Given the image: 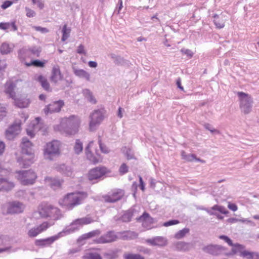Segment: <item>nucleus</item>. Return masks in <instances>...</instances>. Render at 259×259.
I'll return each instance as SVG.
<instances>
[{
	"mask_svg": "<svg viewBox=\"0 0 259 259\" xmlns=\"http://www.w3.org/2000/svg\"><path fill=\"white\" fill-rule=\"evenodd\" d=\"M37 80L41 84L42 87L46 91H50L51 89L50 87V84L47 81V79L42 75H39L37 77Z\"/></svg>",
	"mask_w": 259,
	"mask_h": 259,
	"instance_id": "obj_38",
	"label": "nucleus"
},
{
	"mask_svg": "<svg viewBox=\"0 0 259 259\" xmlns=\"http://www.w3.org/2000/svg\"><path fill=\"white\" fill-rule=\"evenodd\" d=\"M128 170V166L125 163H122L119 168V172L121 175H124L127 172Z\"/></svg>",
	"mask_w": 259,
	"mask_h": 259,
	"instance_id": "obj_53",
	"label": "nucleus"
},
{
	"mask_svg": "<svg viewBox=\"0 0 259 259\" xmlns=\"http://www.w3.org/2000/svg\"><path fill=\"white\" fill-rule=\"evenodd\" d=\"M51 225L48 222H45L39 226H35L33 227H31L30 224H27L26 226L27 234L30 238L35 237L41 233L47 230Z\"/></svg>",
	"mask_w": 259,
	"mask_h": 259,
	"instance_id": "obj_12",
	"label": "nucleus"
},
{
	"mask_svg": "<svg viewBox=\"0 0 259 259\" xmlns=\"http://www.w3.org/2000/svg\"><path fill=\"white\" fill-rule=\"evenodd\" d=\"M179 223V221L177 220H171L167 222H166L163 224V226L164 227H169L170 226L177 225Z\"/></svg>",
	"mask_w": 259,
	"mask_h": 259,
	"instance_id": "obj_55",
	"label": "nucleus"
},
{
	"mask_svg": "<svg viewBox=\"0 0 259 259\" xmlns=\"http://www.w3.org/2000/svg\"><path fill=\"white\" fill-rule=\"evenodd\" d=\"M63 78V76L61 72L59 67L58 65L54 66L52 70L51 80L56 83L62 80Z\"/></svg>",
	"mask_w": 259,
	"mask_h": 259,
	"instance_id": "obj_26",
	"label": "nucleus"
},
{
	"mask_svg": "<svg viewBox=\"0 0 259 259\" xmlns=\"http://www.w3.org/2000/svg\"><path fill=\"white\" fill-rule=\"evenodd\" d=\"M6 207L7 212L11 214L22 212L25 208V206L22 203L17 201L8 202L6 204Z\"/></svg>",
	"mask_w": 259,
	"mask_h": 259,
	"instance_id": "obj_13",
	"label": "nucleus"
},
{
	"mask_svg": "<svg viewBox=\"0 0 259 259\" xmlns=\"http://www.w3.org/2000/svg\"><path fill=\"white\" fill-rule=\"evenodd\" d=\"M6 107L0 104V119H2L6 116Z\"/></svg>",
	"mask_w": 259,
	"mask_h": 259,
	"instance_id": "obj_63",
	"label": "nucleus"
},
{
	"mask_svg": "<svg viewBox=\"0 0 259 259\" xmlns=\"http://www.w3.org/2000/svg\"><path fill=\"white\" fill-rule=\"evenodd\" d=\"M47 129L46 125L41 121V118L37 117L31 121L26 131L27 135L31 138H33L35 133L38 132H41L43 135H45Z\"/></svg>",
	"mask_w": 259,
	"mask_h": 259,
	"instance_id": "obj_8",
	"label": "nucleus"
},
{
	"mask_svg": "<svg viewBox=\"0 0 259 259\" xmlns=\"http://www.w3.org/2000/svg\"><path fill=\"white\" fill-rule=\"evenodd\" d=\"M14 100L15 105L19 108H26L30 103L29 99L25 98H20L13 99Z\"/></svg>",
	"mask_w": 259,
	"mask_h": 259,
	"instance_id": "obj_33",
	"label": "nucleus"
},
{
	"mask_svg": "<svg viewBox=\"0 0 259 259\" xmlns=\"http://www.w3.org/2000/svg\"><path fill=\"white\" fill-rule=\"evenodd\" d=\"M101 233V232L99 230H96L90 232H89L87 234H84L81 236L80 238L81 239H87L93 237L98 236Z\"/></svg>",
	"mask_w": 259,
	"mask_h": 259,
	"instance_id": "obj_43",
	"label": "nucleus"
},
{
	"mask_svg": "<svg viewBox=\"0 0 259 259\" xmlns=\"http://www.w3.org/2000/svg\"><path fill=\"white\" fill-rule=\"evenodd\" d=\"M29 51L34 56L38 57L39 56L41 50L38 47H33L29 50Z\"/></svg>",
	"mask_w": 259,
	"mask_h": 259,
	"instance_id": "obj_54",
	"label": "nucleus"
},
{
	"mask_svg": "<svg viewBox=\"0 0 259 259\" xmlns=\"http://www.w3.org/2000/svg\"><path fill=\"white\" fill-rule=\"evenodd\" d=\"M237 95L240 101V108L242 112L249 113L252 107L253 100L251 97L243 92H238Z\"/></svg>",
	"mask_w": 259,
	"mask_h": 259,
	"instance_id": "obj_10",
	"label": "nucleus"
},
{
	"mask_svg": "<svg viewBox=\"0 0 259 259\" xmlns=\"http://www.w3.org/2000/svg\"><path fill=\"white\" fill-rule=\"evenodd\" d=\"M63 105L64 102L62 100L54 102L45 107L44 110V112L46 115L49 113L58 112L61 110Z\"/></svg>",
	"mask_w": 259,
	"mask_h": 259,
	"instance_id": "obj_18",
	"label": "nucleus"
},
{
	"mask_svg": "<svg viewBox=\"0 0 259 259\" xmlns=\"http://www.w3.org/2000/svg\"><path fill=\"white\" fill-rule=\"evenodd\" d=\"M110 172L105 167H97L91 169L88 173V179L93 183L103 179L104 177Z\"/></svg>",
	"mask_w": 259,
	"mask_h": 259,
	"instance_id": "obj_11",
	"label": "nucleus"
},
{
	"mask_svg": "<svg viewBox=\"0 0 259 259\" xmlns=\"http://www.w3.org/2000/svg\"><path fill=\"white\" fill-rule=\"evenodd\" d=\"M179 250H185L187 247V244L183 242H179L176 245Z\"/></svg>",
	"mask_w": 259,
	"mask_h": 259,
	"instance_id": "obj_56",
	"label": "nucleus"
},
{
	"mask_svg": "<svg viewBox=\"0 0 259 259\" xmlns=\"http://www.w3.org/2000/svg\"><path fill=\"white\" fill-rule=\"evenodd\" d=\"M32 144L27 138H23L22 141V155L17 159L20 166L25 168L33 162L34 154L32 150Z\"/></svg>",
	"mask_w": 259,
	"mask_h": 259,
	"instance_id": "obj_1",
	"label": "nucleus"
},
{
	"mask_svg": "<svg viewBox=\"0 0 259 259\" xmlns=\"http://www.w3.org/2000/svg\"><path fill=\"white\" fill-rule=\"evenodd\" d=\"M11 238L7 235H0V246H10L9 245Z\"/></svg>",
	"mask_w": 259,
	"mask_h": 259,
	"instance_id": "obj_39",
	"label": "nucleus"
},
{
	"mask_svg": "<svg viewBox=\"0 0 259 259\" xmlns=\"http://www.w3.org/2000/svg\"><path fill=\"white\" fill-rule=\"evenodd\" d=\"M71 202V208L73 209L75 206L81 204L87 196V193L84 192H78L76 193H69Z\"/></svg>",
	"mask_w": 259,
	"mask_h": 259,
	"instance_id": "obj_14",
	"label": "nucleus"
},
{
	"mask_svg": "<svg viewBox=\"0 0 259 259\" xmlns=\"http://www.w3.org/2000/svg\"><path fill=\"white\" fill-rule=\"evenodd\" d=\"M124 259H144V257L138 254L125 253L123 254Z\"/></svg>",
	"mask_w": 259,
	"mask_h": 259,
	"instance_id": "obj_48",
	"label": "nucleus"
},
{
	"mask_svg": "<svg viewBox=\"0 0 259 259\" xmlns=\"http://www.w3.org/2000/svg\"><path fill=\"white\" fill-rule=\"evenodd\" d=\"M0 29L4 30L10 29L12 31H16L17 27L15 24V22L0 23Z\"/></svg>",
	"mask_w": 259,
	"mask_h": 259,
	"instance_id": "obj_36",
	"label": "nucleus"
},
{
	"mask_svg": "<svg viewBox=\"0 0 259 259\" xmlns=\"http://www.w3.org/2000/svg\"><path fill=\"white\" fill-rule=\"evenodd\" d=\"M213 23L218 28H223L225 26V23L227 19V17L221 13L220 15L215 14L213 17Z\"/></svg>",
	"mask_w": 259,
	"mask_h": 259,
	"instance_id": "obj_25",
	"label": "nucleus"
},
{
	"mask_svg": "<svg viewBox=\"0 0 259 259\" xmlns=\"http://www.w3.org/2000/svg\"><path fill=\"white\" fill-rule=\"evenodd\" d=\"M29 51L25 49H22L19 50L18 53V56L22 62L24 61L28 55Z\"/></svg>",
	"mask_w": 259,
	"mask_h": 259,
	"instance_id": "obj_50",
	"label": "nucleus"
},
{
	"mask_svg": "<svg viewBox=\"0 0 259 259\" xmlns=\"http://www.w3.org/2000/svg\"><path fill=\"white\" fill-rule=\"evenodd\" d=\"M60 238V235L59 233L55 236L44 239H37L35 241V244L38 246L46 247L50 246L56 240Z\"/></svg>",
	"mask_w": 259,
	"mask_h": 259,
	"instance_id": "obj_21",
	"label": "nucleus"
},
{
	"mask_svg": "<svg viewBox=\"0 0 259 259\" xmlns=\"http://www.w3.org/2000/svg\"><path fill=\"white\" fill-rule=\"evenodd\" d=\"M80 124V118L77 116L71 115L63 120L60 127L66 134L74 135L78 132Z\"/></svg>",
	"mask_w": 259,
	"mask_h": 259,
	"instance_id": "obj_3",
	"label": "nucleus"
},
{
	"mask_svg": "<svg viewBox=\"0 0 259 259\" xmlns=\"http://www.w3.org/2000/svg\"><path fill=\"white\" fill-rule=\"evenodd\" d=\"M231 250V252L228 254V255H233L234 254L239 253V255L245 258V256L243 255L244 252H249V251L244 250V246L236 243L234 244L233 243V246Z\"/></svg>",
	"mask_w": 259,
	"mask_h": 259,
	"instance_id": "obj_31",
	"label": "nucleus"
},
{
	"mask_svg": "<svg viewBox=\"0 0 259 259\" xmlns=\"http://www.w3.org/2000/svg\"><path fill=\"white\" fill-rule=\"evenodd\" d=\"M181 52L183 54L187 55L188 57H189L190 58H191L193 56V54H194L191 50H190L189 49H185V48L182 49L181 50Z\"/></svg>",
	"mask_w": 259,
	"mask_h": 259,
	"instance_id": "obj_58",
	"label": "nucleus"
},
{
	"mask_svg": "<svg viewBox=\"0 0 259 259\" xmlns=\"http://www.w3.org/2000/svg\"><path fill=\"white\" fill-rule=\"evenodd\" d=\"M72 71L75 76L80 78L85 79L87 81H90V74L82 69L76 68L75 66L72 67Z\"/></svg>",
	"mask_w": 259,
	"mask_h": 259,
	"instance_id": "obj_27",
	"label": "nucleus"
},
{
	"mask_svg": "<svg viewBox=\"0 0 259 259\" xmlns=\"http://www.w3.org/2000/svg\"><path fill=\"white\" fill-rule=\"evenodd\" d=\"M133 214L130 210L125 212L120 218V220L124 222H128L131 220Z\"/></svg>",
	"mask_w": 259,
	"mask_h": 259,
	"instance_id": "obj_49",
	"label": "nucleus"
},
{
	"mask_svg": "<svg viewBox=\"0 0 259 259\" xmlns=\"http://www.w3.org/2000/svg\"><path fill=\"white\" fill-rule=\"evenodd\" d=\"M204 127L207 129V130L209 131L211 133H219V131L214 129L212 126L208 124V123H205L204 124Z\"/></svg>",
	"mask_w": 259,
	"mask_h": 259,
	"instance_id": "obj_62",
	"label": "nucleus"
},
{
	"mask_svg": "<svg viewBox=\"0 0 259 259\" xmlns=\"http://www.w3.org/2000/svg\"><path fill=\"white\" fill-rule=\"evenodd\" d=\"M118 239L122 240H128L136 238L138 234L133 231H125L117 232Z\"/></svg>",
	"mask_w": 259,
	"mask_h": 259,
	"instance_id": "obj_29",
	"label": "nucleus"
},
{
	"mask_svg": "<svg viewBox=\"0 0 259 259\" xmlns=\"http://www.w3.org/2000/svg\"><path fill=\"white\" fill-rule=\"evenodd\" d=\"M73 149L76 154H79L83 150L82 143L79 140H76Z\"/></svg>",
	"mask_w": 259,
	"mask_h": 259,
	"instance_id": "obj_42",
	"label": "nucleus"
},
{
	"mask_svg": "<svg viewBox=\"0 0 259 259\" xmlns=\"http://www.w3.org/2000/svg\"><path fill=\"white\" fill-rule=\"evenodd\" d=\"M124 194V191L121 189L114 190L111 194L105 196L104 199L106 202H115L120 200Z\"/></svg>",
	"mask_w": 259,
	"mask_h": 259,
	"instance_id": "obj_19",
	"label": "nucleus"
},
{
	"mask_svg": "<svg viewBox=\"0 0 259 259\" xmlns=\"http://www.w3.org/2000/svg\"><path fill=\"white\" fill-rule=\"evenodd\" d=\"M219 238L220 239L223 240L225 241L226 243H228V244L230 246H233V243L232 240L227 236L225 235H220Z\"/></svg>",
	"mask_w": 259,
	"mask_h": 259,
	"instance_id": "obj_57",
	"label": "nucleus"
},
{
	"mask_svg": "<svg viewBox=\"0 0 259 259\" xmlns=\"http://www.w3.org/2000/svg\"><path fill=\"white\" fill-rule=\"evenodd\" d=\"M15 87V83L10 80L7 81L5 85V92L12 99H14L16 97V94L14 91Z\"/></svg>",
	"mask_w": 259,
	"mask_h": 259,
	"instance_id": "obj_28",
	"label": "nucleus"
},
{
	"mask_svg": "<svg viewBox=\"0 0 259 259\" xmlns=\"http://www.w3.org/2000/svg\"><path fill=\"white\" fill-rule=\"evenodd\" d=\"M14 183L7 177H0V192H8L15 187Z\"/></svg>",
	"mask_w": 259,
	"mask_h": 259,
	"instance_id": "obj_17",
	"label": "nucleus"
},
{
	"mask_svg": "<svg viewBox=\"0 0 259 259\" xmlns=\"http://www.w3.org/2000/svg\"><path fill=\"white\" fill-rule=\"evenodd\" d=\"M25 10L26 12V16L28 17H29V18L33 17L35 16V14H36L35 12L33 10H32L27 7L25 8Z\"/></svg>",
	"mask_w": 259,
	"mask_h": 259,
	"instance_id": "obj_59",
	"label": "nucleus"
},
{
	"mask_svg": "<svg viewBox=\"0 0 259 259\" xmlns=\"http://www.w3.org/2000/svg\"><path fill=\"white\" fill-rule=\"evenodd\" d=\"M108 56L113 61L114 63L116 64H119L123 62V58L114 53H111L108 55Z\"/></svg>",
	"mask_w": 259,
	"mask_h": 259,
	"instance_id": "obj_45",
	"label": "nucleus"
},
{
	"mask_svg": "<svg viewBox=\"0 0 259 259\" xmlns=\"http://www.w3.org/2000/svg\"><path fill=\"white\" fill-rule=\"evenodd\" d=\"M12 4H13L12 2L10 1H6L1 6V8L3 9H6L7 8L10 7Z\"/></svg>",
	"mask_w": 259,
	"mask_h": 259,
	"instance_id": "obj_64",
	"label": "nucleus"
},
{
	"mask_svg": "<svg viewBox=\"0 0 259 259\" xmlns=\"http://www.w3.org/2000/svg\"><path fill=\"white\" fill-rule=\"evenodd\" d=\"M71 32V29L69 27H67L66 24H65L62 28V37L61 38L62 41H65L70 36Z\"/></svg>",
	"mask_w": 259,
	"mask_h": 259,
	"instance_id": "obj_40",
	"label": "nucleus"
},
{
	"mask_svg": "<svg viewBox=\"0 0 259 259\" xmlns=\"http://www.w3.org/2000/svg\"><path fill=\"white\" fill-rule=\"evenodd\" d=\"M59 203L61 206L65 208L66 209L68 210L72 209L69 193L66 195L63 198L60 199L59 200Z\"/></svg>",
	"mask_w": 259,
	"mask_h": 259,
	"instance_id": "obj_32",
	"label": "nucleus"
},
{
	"mask_svg": "<svg viewBox=\"0 0 259 259\" xmlns=\"http://www.w3.org/2000/svg\"><path fill=\"white\" fill-rule=\"evenodd\" d=\"M27 66H30L31 65L39 67H43L45 65V63L38 60H35L31 61L30 63H24Z\"/></svg>",
	"mask_w": 259,
	"mask_h": 259,
	"instance_id": "obj_46",
	"label": "nucleus"
},
{
	"mask_svg": "<svg viewBox=\"0 0 259 259\" xmlns=\"http://www.w3.org/2000/svg\"><path fill=\"white\" fill-rule=\"evenodd\" d=\"M82 94L87 100L90 103L95 104L97 103L93 93L89 89H85L82 90Z\"/></svg>",
	"mask_w": 259,
	"mask_h": 259,
	"instance_id": "obj_35",
	"label": "nucleus"
},
{
	"mask_svg": "<svg viewBox=\"0 0 259 259\" xmlns=\"http://www.w3.org/2000/svg\"><path fill=\"white\" fill-rule=\"evenodd\" d=\"M225 249V247L221 245L211 244L203 248L204 251L213 255H218L222 253Z\"/></svg>",
	"mask_w": 259,
	"mask_h": 259,
	"instance_id": "obj_22",
	"label": "nucleus"
},
{
	"mask_svg": "<svg viewBox=\"0 0 259 259\" xmlns=\"http://www.w3.org/2000/svg\"><path fill=\"white\" fill-rule=\"evenodd\" d=\"M77 53L79 54L86 55L87 53L84 49V47L82 45H80L78 46L77 49Z\"/></svg>",
	"mask_w": 259,
	"mask_h": 259,
	"instance_id": "obj_61",
	"label": "nucleus"
},
{
	"mask_svg": "<svg viewBox=\"0 0 259 259\" xmlns=\"http://www.w3.org/2000/svg\"><path fill=\"white\" fill-rule=\"evenodd\" d=\"M93 222L91 217H84L77 219L73 221L69 226L65 228L62 232L59 233L60 237L78 231L84 225L89 224Z\"/></svg>",
	"mask_w": 259,
	"mask_h": 259,
	"instance_id": "obj_5",
	"label": "nucleus"
},
{
	"mask_svg": "<svg viewBox=\"0 0 259 259\" xmlns=\"http://www.w3.org/2000/svg\"><path fill=\"white\" fill-rule=\"evenodd\" d=\"M123 152L128 159H132L134 158L133 152L130 148L124 147Z\"/></svg>",
	"mask_w": 259,
	"mask_h": 259,
	"instance_id": "obj_51",
	"label": "nucleus"
},
{
	"mask_svg": "<svg viewBox=\"0 0 259 259\" xmlns=\"http://www.w3.org/2000/svg\"><path fill=\"white\" fill-rule=\"evenodd\" d=\"M145 242L149 245L159 247L165 246L168 243L167 238L163 236H155L147 239Z\"/></svg>",
	"mask_w": 259,
	"mask_h": 259,
	"instance_id": "obj_16",
	"label": "nucleus"
},
{
	"mask_svg": "<svg viewBox=\"0 0 259 259\" xmlns=\"http://www.w3.org/2000/svg\"><path fill=\"white\" fill-rule=\"evenodd\" d=\"M106 111L104 108L94 110L90 115L89 128L91 131L96 130L105 117Z\"/></svg>",
	"mask_w": 259,
	"mask_h": 259,
	"instance_id": "obj_6",
	"label": "nucleus"
},
{
	"mask_svg": "<svg viewBox=\"0 0 259 259\" xmlns=\"http://www.w3.org/2000/svg\"><path fill=\"white\" fill-rule=\"evenodd\" d=\"M17 179L23 185H32L37 178L36 174L31 169L16 171Z\"/></svg>",
	"mask_w": 259,
	"mask_h": 259,
	"instance_id": "obj_7",
	"label": "nucleus"
},
{
	"mask_svg": "<svg viewBox=\"0 0 259 259\" xmlns=\"http://www.w3.org/2000/svg\"><path fill=\"white\" fill-rule=\"evenodd\" d=\"M55 168L57 171L65 176L71 177L73 174L71 167L64 164H57Z\"/></svg>",
	"mask_w": 259,
	"mask_h": 259,
	"instance_id": "obj_23",
	"label": "nucleus"
},
{
	"mask_svg": "<svg viewBox=\"0 0 259 259\" xmlns=\"http://www.w3.org/2000/svg\"><path fill=\"white\" fill-rule=\"evenodd\" d=\"M98 143H99L101 151L103 153H106V154L109 153V150L108 148L106 147V146H105V145H104L102 143L101 139L100 136H99V137H98Z\"/></svg>",
	"mask_w": 259,
	"mask_h": 259,
	"instance_id": "obj_52",
	"label": "nucleus"
},
{
	"mask_svg": "<svg viewBox=\"0 0 259 259\" xmlns=\"http://www.w3.org/2000/svg\"><path fill=\"white\" fill-rule=\"evenodd\" d=\"M93 141H91L85 149V152L88 159L94 163H98L100 161L98 155H95L90 151V148L93 146Z\"/></svg>",
	"mask_w": 259,
	"mask_h": 259,
	"instance_id": "obj_24",
	"label": "nucleus"
},
{
	"mask_svg": "<svg viewBox=\"0 0 259 259\" xmlns=\"http://www.w3.org/2000/svg\"><path fill=\"white\" fill-rule=\"evenodd\" d=\"M138 221L142 223L143 227L146 229L152 228L151 225L155 222V219L151 218L148 213L145 212L138 218Z\"/></svg>",
	"mask_w": 259,
	"mask_h": 259,
	"instance_id": "obj_20",
	"label": "nucleus"
},
{
	"mask_svg": "<svg viewBox=\"0 0 259 259\" xmlns=\"http://www.w3.org/2000/svg\"><path fill=\"white\" fill-rule=\"evenodd\" d=\"M14 46L13 44L3 42L0 47V52L3 55L8 54L12 52Z\"/></svg>",
	"mask_w": 259,
	"mask_h": 259,
	"instance_id": "obj_34",
	"label": "nucleus"
},
{
	"mask_svg": "<svg viewBox=\"0 0 259 259\" xmlns=\"http://www.w3.org/2000/svg\"><path fill=\"white\" fill-rule=\"evenodd\" d=\"M117 239H118L117 233L114 231H109L97 239L96 242L97 243L105 244L114 242Z\"/></svg>",
	"mask_w": 259,
	"mask_h": 259,
	"instance_id": "obj_15",
	"label": "nucleus"
},
{
	"mask_svg": "<svg viewBox=\"0 0 259 259\" xmlns=\"http://www.w3.org/2000/svg\"><path fill=\"white\" fill-rule=\"evenodd\" d=\"M33 28L37 31H39L42 33H46L49 32V30L45 27H41L40 26H33Z\"/></svg>",
	"mask_w": 259,
	"mask_h": 259,
	"instance_id": "obj_60",
	"label": "nucleus"
},
{
	"mask_svg": "<svg viewBox=\"0 0 259 259\" xmlns=\"http://www.w3.org/2000/svg\"><path fill=\"white\" fill-rule=\"evenodd\" d=\"M45 183L53 189L56 190L60 187L62 182L57 178L47 177L45 179Z\"/></svg>",
	"mask_w": 259,
	"mask_h": 259,
	"instance_id": "obj_30",
	"label": "nucleus"
},
{
	"mask_svg": "<svg viewBox=\"0 0 259 259\" xmlns=\"http://www.w3.org/2000/svg\"><path fill=\"white\" fill-rule=\"evenodd\" d=\"M38 213L41 218L54 220H59L62 217L61 210L58 207L48 203H42L39 206Z\"/></svg>",
	"mask_w": 259,
	"mask_h": 259,
	"instance_id": "obj_2",
	"label": "nucleus"
},
{
	"mask_svg": "<svg viewBox=\"0 0 259 259\" xmlns=\"http://www.w3.org/2000/svg\"><path fill=\"white\" fill-rule=\"evenodd\" d=\"M22 120L15 121V122L11 125L6 131V137L7 139L12 140L19 134L21 130V125L22 122H25L28 118V116L27 114L22 113Z\"/></svg>",
	"mask_w": 259,
	"mask_h": 259,
	"instance_id": "obj_9",
	"label": "nucleus"
},
{
	"mask_svg": "<svg viewBox=\"0 0 259 259\" xmlns=\"http://www.w3.org/2000/svg\"><path fill=\"white\" fill-rule=\"evenodd\" d=\"M181 156L183 159L189 162H192L196 158L195 154H187L184 151H182Z\"/></svg>",
	"mask_w": 259,
	"mask_h": 259,
	"instance_id": "obj_41",
	"label": "nucleus"
},
{
	"mask_svg": "<svg viewBox=\"0 0 259 259\" xmlns=\"http://www.w3.org/2000/svg\"><path fill=\"white\" fill-rule=\"evenodd\" d=\"M82 259H102L100 254L95 251H88L82 257Z\"/></svg>",
	"mask_w": 259,
	"mask_h": 259,
	"instance_id": "obj_37",
	"label": "nucleus"
},
{
	"mask_svg": "<svg viewBox=\"0 0 259 259\" xmlns=\"http://www.w3.org/2000/svg\"><path fill=\"white\" fill-rule=\"evenodd\" d=\"M243 255L246 259H259V253L256 252H244Z\"/></svg>",
	"mask_w": 259,
	"mask_h": 259,
	"instance_id": "obj_44",
	"label": "nucleus"
},
{
	"mask_svg": "<svg viewBox=\"0 0 259 259\" xmlns=\"http://www.w3.org/2000/svg\"><path fill=\"white\" fill-rule=\"evenodd\" d=\"M189 232L188 228H184L178 232L175 235L176 239H180L183 238Z\"/></svg>",
	"mask_w": 259,
	"mask_h": 259,
	"instance_id": "obj_47",
	"label": "nucleus"
},
{
	"mask_svg": "<svg viewBox=\"0 0 259 259\" xmlns=\"http://www.w3.org/2000/svg\"><path fill=\"white\" fill-rule=\"evenodd\" d=\"M62 143L58 140L47 143L44 147V154L46 159L52 160L60 154Z\"/></svg>",
	"mask_w": 259,
	"mask_h": 259,
	"instance_id": "obj_4",
	"label": "nucleus"
}]
</instances>
